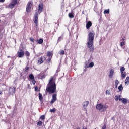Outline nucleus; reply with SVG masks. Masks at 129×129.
I'll use <instances>...</instances> for the list:
<instances>
[{"label": "nucleus", "mask_w": 129, "mask_h": 129, "mask_svg": "<svg viewBox=\"0 0 129 129\" xmlns=\"http://www.w3.org/2000/svg\"><path fill=\"white\" fill-rule=\"evenodd\" d=\"M118 89H119V91H121L122 89H123V87H122V84H121L118 87Z\"/></svg>", "instance_id": "obj_23"}, {"label": "nucleus", "mask_w": 129, "mask_h": 129, "mask_svg": "<svg viewBox=\"0 0 129 129\" xmlns=\"http://www.w3.org/2000/svg\"><path fill=\"white\" fill-rule=\"evenodd\" d=\"M91 26H92V23L91 22V21H88V22H87L86 27V29H90V27H91Z\"/></svg>", "instance_id": "obj_13"}, {"label": "nucleus", "mask_w": 129, "mask_h": 129, "mask_svg": "<svg viewBox=\"0 0 129 129\" xmlns=\"http://www.w3.org/2000/svg\"><path fill=\"white\" fill-rule=\"evenodd\" d=\"M85 68H92V67L94 66V62L92 61L89 63V65L88 66L86 64H85Z\"/></svg>", "instance_id": "obj_12"}, {"label": "nucleus", "mask_w": 129, "mask_h": 129, "mask_svg": "<svg viewBox=\"0 0 129 129\" xmlns=\"http://www.w3.org/2000/svg\"><path fill=\"white\" fill-rule=\"evenodd\" d=\"M118 83H119V82L118 81V80H116L115 81V88H117V86L118 85Z\"/></svg>", "instance_id": "obj_19"}, {"label": "nucleus", "mask_w": 129, "mask_h": 129, "mask_svg": "<svg viewBox=\"0 0 129 129\" xmlns=\"http://www.w3.org/2000/svg\"><path fill=\"white\" fill-rule=\"evenodd\" d=\"M61 40H63V36H60L59 37H58V40H57V43H59V42H60V41H61Z\"/></svg>", "instance_id": "obj_31"}, {"label": "nucleus", "mask_w": 129, "mask_h": 129, "mask_svg": "<svg viewBox=\"0 0 129 129\" xmlns=\"http://www.w3.org/2000/svg\"><path fill=\"white\" fill-rule=\"evenodd\" d=\"M113 74H114V70L113 69H111L109 72V77L110 78H112Z\"/></svg>", "instance_id": "obj_14"}, {"label": "nucleus", "mask_w": 129, "mask_h": 129, "mask_svg": "<svg viewBox=\"0 0 129 129\" xmlns=\"http://www.w3.org/2000/svg\"><path fill=\"white\" fill-rule=\"evenodd\" d=\"M40 119H41L42 120H44L45 119V115H42L40 117Z\"/></svg>", "instance_id": "obj_37"}, {"label": "nucleus", "mask_w": 129, "mask_h": 129, "mask_svg": "<svg viewBox=\"0 0 129 129\" xmlns=\"http://www.w3.org/2000/svg\"><path fill=\"white\" fill-rule=\"evenodd\" d=\"M59 54L60 55H64V54H65V52H64L63 50H61L59 52Z\"/></svg>", "instance_id": "obj_36"}, {"label": "nucleus", "mask_w": 129, "mask_h": 129, "mask_svg": "<svg viewBox=\"0 0 129 129\" xmlns=\"http://www.w3.org/2000/svg\"><path fill=\"white\" fill-rule=\"evenodd\" d=\"M29 69H30V68H29V67L25 68V72H27V71H28Z\"/></svg>", "instance_id": "obj_41"}, {"label": "nucleus", "mask_w": 129, "mask_h": 129, "mask_svg": "<svg viewBox=\"0 0 129 129\" xmlns=\"http://www.w3.org/2000/svg\"><path fill=\"white\" fill-rule=\"evenodd\" d=\"M32 84H34V85H35V84H36V81H35L34 80H33L32 81Z\"/></svg>", "instance_id": "obj_40"}, {"label": "nucleus", "mask_w": 129, "mask_h": 129, "mask_svg": "<svg viewBox=\"0 0 129 129\" xmlns=\"http://www.w3.org/2000/svg\"><path fill=\"white\" fill-rule=\"evenodd\" d=\"M32 6H33V1H29L26 7V12L27 13H30V11H31V8H32Z\"/></svg>", "instance_id": "obj_5"}, {"label": "nucleus", "mask_w": 129, "mask_h": 129, "mask_svg": "<svg viewBox=\"0 0 129 129\" xmlns=\"http://www.w3.org/2000/svg\"><path fill=\"white\" fill-rule=\"evenodd\" d=\"M37 41L38 44H43V42H44L43 39H40L39 40H37Z\"/></svg>", "instance_id": "obj_21"}, {"label": "nucleus", "mask_w": 129, "mask_h": 129, "mask_svg": "<svg viewBox=\"0 0 129 129\" xmlns=\"http://www.w3.org/2000/svg\"><path fill=\"white\" fill-rule=\"evenodd\" d=\"M35 91H40L39 90H38V87H35Z\"/></svg>", "instance_id": "obj_43"}, {"label": "nucleus", "mask_w": 129, "mask_h": 129, "mask_svg": "<svg viewBox=\"0 0 129 129\" xmlns=\"http://www.w3.org/2000/svg\"><path fill=\"white\" fill-rule=\"evenodd\" d=\"M84 71H85V72H86V69L84 70Z\"/></svg>", "instance_id": "obj_48"}, {"label": "nucleus", "mask_w": 129, "mask_h": 129, "mask_svg": "<svg viewBox=\"0 0 129 129\" xmlns=\"http://www.w3.org/2000/svg\"><path fill=\"white\" fill-rule=\"evenodd\" d=\"M49 111L51 113H55V112H56V111H57V109H56V108L50 109Z\"/></svg>", "instance_id": "obj_17"}, {"label": "nucleus", "mask_w": 129, "mask_h": 129, "mask_svg": "<svg viewBox=\"0 0 129 129\" xmlns=\"http://www.w3.org/2000/svg\"><path fill=\"white\" fill-rule=\"evenodd\" d=\"M111 119L112 120H113L114 122L115 121V118H114V117H112Z\"/></svg>", "instance_id": "obj_44"}, {"label": "nucleus", "mask_w": 129, "mask_h": 129, "mask_svg": "<svg viewBox=\"0 0 129 129\" xmlns=\"http://www.w3.org/2000/svg\"><path fill=\"white\" fill-rule=\"evenodd\" d=\"M20 48V51L18 52V57L22 58L24 56V50H23L22 49H21V48H23V45H21Z\"/></svg>", "instance_id": "obj_6"}, {"label": "nucleus", "mask_w": 129, "mask_h": 129, "mask_svg": "<svg viewBox=\"0 0 129 129\" xmlns=\"http://www.w3.org/2000/svg\"><path fill=\"white\" fill-rule=\"evenodd\" d=\"M126 40V37L123 36L121 37V42H125Z\"/></svg>", "instance_id": "obj_22"}, {"label": "nucleus", "mask_w": 129, "mask_h": 129, "mask_svg": "<svg viewBox=\"0 0 129 129\" xmlns=\"http://www.w3.org/2000/svg\"><path fill=\"white\" fill-rule=\"evenodd\" d=\"M54 78H51L46 87V91L49 94L56 92V83L54 82Z\"/></svg>", "instance_id": "obj_1"}, {"label": "nucleus", "mask_w": 129, "mask_h": 129, "mask_svg": "<svg viewBox=\"0 0 129 129\" xmlns=\"http://www.w3.org/2000/svg\"><path fill=\"white\" fill-rule=\"evenodd\" d=\"M2 94V91H0V95Z\"/></svg>", "instance_id": "obj_49"}, {"label": "nucleus", "mask_w": 129, "mask_h": 129, "mask_svg": "<svg viewBox=\"0 0 129 129\" xmlns=\"http://www.w3.org/2000/svg\"><path fill=\"white\" fill-rule=\"evenodd\" d=\"M125 84H128L129 83V77H127L125 80Z\"/></svg>", "instance_id": "obj_27"}, {"label": "nucleus", "mask_w": 129, "mask_h": 129, "mask_svg": "<svg viewBox=\"0 0 129 129\" xmlns=\"http://www.w3.org/2000/svg\"><path fill=\"white\" fill-rule=\"evenodd\" d=\"M102 129H106V124H104Z\"/></svg>", "instance_id": "obj_42"}, {"label": "nucleus", "mask_w": 129, "mask_h": 129, "mask_svg": "<svg viewBox=\"0 0 129 129\" xmlns=\"http://www.w3.org/2000/svg\"><path fill=\"white\" fill-rule=\"evenodd\" d=\"M14 7H15V5L13 3L10 4L9 5V8H10V9H13V8H14Z\"/></svg>", "instance_id": "obj_29"}, {"label": "nucleus", "mask_w": 129, "mask_h": 129, "mask_svg": "<svg viewBox=\"0 0 129 129\" xmlns=\"http://www.w3.org/2000/svg\"><path fill=\"white\" fill-rule=\"evenodd\" d=\"M124 70H125V68H124V67H122L120 68V72H121V73H122L123 72V71H124Z\"/></svg>", "instance_id": "obj_30"}, {"label": "nucleus", "mask_w": 129, "mask_h": 129, "mask_svg": "<svg viewBox=\"0 0 129 129\" xmlns=\"http://www.w3.org/2000/svg\"><path fill=\"white\" fill-rule=\"evenodd\" d=\"M121 76L122 77V78H125V77L126 76V74L123 73H121Z\"/></svg>", "instance_id": "obj_24"}, {"label": "nucleus", "mask_w": 129, "mask_h": 129, "mask_svg": "<svg viewBox=\"0 0 129 129\" xmlns=\"http://www.w3.org/2000/svg\"><path fill=\"white\" fill-rule=\"evenodd\" d=\"M26 56H27V57H30V52L29 51H26L25 53Z\"/></svg>", "instance_id": "obj_33"}, {"label": "nucleus", "mask_w": 129, "mask_h": 129, "mask_svg": "<svg viewBox=\"0 0 129 129\" xmlns=\"http://www.w3.org/2000/svg\"><path fill=\"white\" fill-rule=\"evenodd\" d=\"M39 99L40 101H42V100H43V95H42V94H41V93H39Z\"/></svg>", "instance_id": "obj_18"}, {"label": "nucleus", "mask_w": 129, "mask_h": 129, "mask_svg": "<svg viewBox=\"0 0 129 129\" xmlns=\"http://www.w3.org/2000/svg\"><path fill=\"white\" fill-rule=\"evenodd\" d=\"M43 5L42 3H40L38 5V12H36L35 14L34 15L33 21L34 24H35V28L36 30H38V22H39V14H40V13L39 12H40V13H42L43 12Z\"/></svg>", "instance_id": "obj_2"}, {"label": "nucleus", "mask_w": 129, "mask_h": 129, "mask_svg": "<svg viewBox=\"0 0 129 129\" xmlns=\"http://www.w3.org/2000/svg\"><path fill=\"white\" fill-rule=\"evenodd\" d=\"M88 104H89V101H85L83 103V106L84 110H85V111H87V109H86V107H87V106H88Z\"/></svg>", "instance_id": "obj_11"}, {"label": "nucleus", "mask_w": 129, "mask_h": 129, "mask_svg": "<svg viewBox=\"0 0 129 129\" xmlns=\"http://www.w3.org/2000/svg\"><path fill=\"white\" fill-rule=\"evenodd\" d=\"M94 36H95V33L94 32H89L88 34V41L87 42V47H91L93 46L94 40Z\"/></svg>", "instance_id": "obj_3"}, {"label": "nucleus", "mask_w": 129, "mask_h": 129, "mask_svg": "<svg viewBox=\"0 0 129 129\" xmlns=\"http://www.w3.org/2000/svg\"><path fill=\"white\" fill-rule=\"evenodd\" d=\"M77 129H80V128H77Z\"/></svg>", "instance_id": "obj_50"}, {"label": "nucleus", "mask_w": 129, "mask_h": 129, "mask_svg": "<svg viewBox=\"0 0 129 129\" xmlns=\"http://www.w3.org/2000/svg\"><path fill=\"white\" fill-rule=\"evenodd\" d=\"M47 56L49 57V58H52V53H51V52H47Z\"/></svg>", "instance_id": "obj_25"}, {"label": "nucleus", "mask_w": 129, "mask_h": 129, "mask_svg": "<svg viewBox=\"0 0 129 129\" xmlns=\"http://www.w3.org/2000/svg\"><path fill=\"white\" fill-rule=\"evenodd\" d=\"M104 14H109V9H106L104 11Z\"/></svg>", "instance_id": "obj_32"}, {"label": "nucleus", "mask_w": 129, "mask_h": 129, "mask_svg": "<svg viewBox=\"0 0 129 129\" xmlns=\"http://www.w3.org/2000/svg\"><path fill=\"white\" fill-rule=\"evenodd\" d=\"M57 100V95L56 94H54L52 96V98L50 101V104H52V103H54Z\"/></svg>", "instance_id": "obj_9"}, {"label": "nucleus", "mask_w": 129, "mask_h": 129, "mask_svg": "<svg viewBox=\"0 0 129 129\" xmlns=\"http://www.w3.org/2000/svg\"><path fill=\"white\" fill-rule=\"evenodd\" d=\"M119 101H121L122 103H123L124 104H126L127 103V100L125 98H121L120 95L119 96Z\"/></svg>", "instance_id": "obj_10"}, {"label": "nucleus", "mask_w": 129, "mask_h": 129, "mask_svg": "<svg viewBox=\"0 0 129 129\" xmlns=\"http://www.w3.org/2000/svg\"><path fill=\"white\" fill-rule=\"evenodd\" d=\"M0 22H1V20H0Z\"/></svg>", "instance_id": "obj_51"}, {"label": "nucleus", "mask_w": 129, "mask_h": 129, "mask_svg": "<svg viewBox=\"0 0 129 129\" xmlns=\"http://www.w3.org/2000/svg\"><path fill=\"white\" fill-rule=\"evenodd\" d=\"M69 17L70 18V19H73V18H74V14L72 13H70L69 14Z\"/></svg>", "instance_id": "obj_20"}, {"label": "nucleus", "mask_w": 129, "mask_h": 129, "mask_svg": "<svg viewBox=\"0 0 129 129\" xmlns=\"http://www.w3.org/2000/svg\"><path fill=\"white\" fill-rule=\"evenodd\" d=\"M87 48H89L90 52H93L94 51V47L93 45H92L91 47H87Z\"/></svg>", "instance_id": "obj_15"}, {"label": "nucleus", "mask_w": 129, "mask_h": 129, "mask_svg": "<svg viewBox=\"0 0 129 129\" xmlns=\"http://www.w3.org/2000/svg\"><path fill=\"white\" fill-rule=\"evenodd\" d=\"M108 106L102 103H99L96 105V108L100 112H104L107 109Z\"/></svg>", "instance_id": "obj_4"}, {"label": "nucleus", "mask_w": 129, "mask_h": 129, "mask_svg": "<svg viewBox=\"0 0 129 129\" xmlns=\"http://www.w3.org/2000/svg\"><path fill=\"white\" fill-rule=\"evenodd\" d=\"M7 58H11V56H7Z\"/></svg>", "instance_id": "obj_47"}, {"label": "nucleus", "mask_w": 129, "mask_h": 129, "mask_svg": "<svg viewBox=\"0 0 129 129\" xmlns=\"http://www.w3.org/2000/svg\"><path fill=\"white\" fill-rule=\"evenodd\" d=\"M125 41H121L120 43V47H121V48H122L123 47V46H125Z\"/></svg>", "instance_id": "obj_16"}, {"label": "nucleus", "mask_w": 129, "mask_h": 129, "mask_svg": "<svg viewBox=\"0 0 129 129\" xmlns=\"http://www.w3.org/2000/svg\"><path fill=\"white\" fill-rule=\"evenodd\" d=\"M5 0H0V3H4Z\"/></svg>", "instance_id": "obj_46"}, {"label": "nucleus", "mask_w": 129, "mask_h": 129, "mask_svg": "<svg viewBox=\"0 0 129 129\" xmlns=\"http://www.w3.org/2000/svg\"><path fill=\"white\" fill-rule=\"evenodd\" d=\"M30 41H31V42H32V43H34V38L33 37H30L29 38Z\"/></svg>", "instance_id": "obj_38"}, {"label": "nucleus", "mask_w": 129, "mask_h": 129, "mask_svg": "<svg viewBox=\"0 0 129 129\" xmlns=\"http://www.w3.org/2000/svg\"><path fill=\"white\" fill-rule=\"evenodd\" d=\"M106 94H108V95H110V92L108 91V90H107L106 91Z\"/></svg>", "instance_id": "obj_39"}, {"label": "nucleus", "mask_w": 129, "mask_h": 129, "mask_svg": "<svg viewBox=\"0 0 129 129\" xmlns=\"http://www.w3.org/2000/svg\"><path fill=\"white\" fill-rule=\"evenodd\" d=\"M12 4H13L14 6H16V5H17V4H18V1H17V0H13V1H12Z\"/></svg>", "instance_id": "obj_28"}, {"label": "nucleus", "mask_w": 129, "mask_h": 129, "mask_svg": "<svg viewBox=\"0 0 129 129\" xmlns=\"http://www.w3.org/2000/svg\"><path fill=\"white\" fill-rule=\"evenodd\" d=\"M29 78L31 80H33V79H34V78H35V77H34V75H33V74H30V75H29Z\"/></svg>", "instance_id": "obj_26"}, {"label": "nucleus", "mask_w": 129, "mask_h": 129, "mask_svg": "<svg viewBox=\"0 0 129 129\" xmlns=\"http://www.w3.org/2000/svg\"><path fill=\"white\" fill-rule=\"evenodd\" d=\"M46 60V57L45 56H41L39 59L38 60V61L37 62L38 65H41L44 61Z\"/></svg>", "instance_id": "obj_8"}, {"label": "nucleus", "mask_w": 129, "mask_h": 129, "mask_svg": "<svg viewBox=\"0 0 129 129\" xmlns=\"http://www.w3.org/2000/svg\"><path fill=\"white\" fill-rule=\"evenodd\" d=\"M16 92V87H10L9 89V93L11 95L13 94H15V92Z\"/></svg>", "instance_id": "obj_7"}, {"label": "nucleus", "mask_w": 129, "mask_h": 129, "mask_svg": "<svg viewBox=\"0 0 129 129\" xmlns=\"http://www.w3.org/2000/svg\"><path fill=\"white\" fill-rule=\"evenodd\" d=\"M115 100H116V101H117V100H119V97H118V96H115Z\"/></svg>", "instance_id": "obj_35"}, {"label": "nucleus", "mask_w": 129, "mask_h": 129, "mask_svg": "<svg viewBox=\"0 0 129 129\" xmlns=\"http://www.w3.org/2000/svg\"><path fill=\"white\" fill-rule=\"evenodd\" d=\"M43 124V122H42V121H39L38 123H37V125H39V126H42V124Z\"/></svg>", "instance_id": "obj_34"}, {"label": "nucleus", "mask_w": 129, "mask_h": 129, "mask_svg": "<svg viewBox=\"0 0 129 129\" xmlns=\"http://www.w3.org/2000/svg\"><path fill=\"white\" fill-rule=\"evenodd\" d=\"M52 58V57H49L48 58V62H50L51 61V59Z\"/></svg>", "instance_id": "obj_45"}]
</instances>
